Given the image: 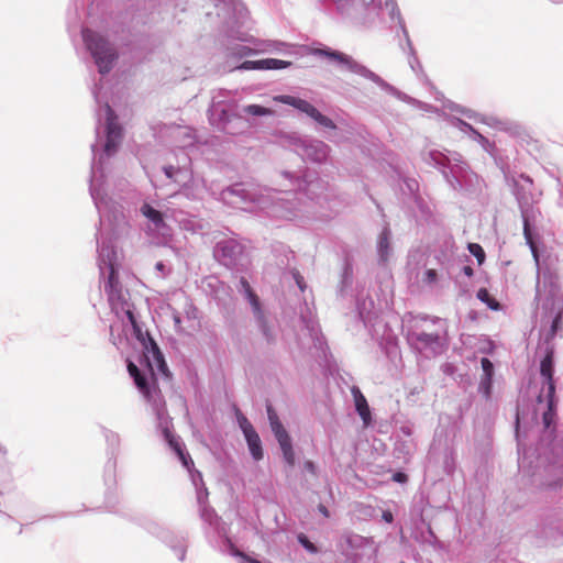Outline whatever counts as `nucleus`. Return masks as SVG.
Instances as JSON below:
<instances>
[{"mask_svg":"<svg viewBox=\"0 0 563 563\" xmlns=\"http://www.w3.org/2000/svg\"><path fill=\"white\" fill-rule=\"evenodd\" d=\"M82 38L92 54L99 71L101 74L109 73L118 58L114 47L103 36L89 29L82 31Z\"/></svg>","mask_w":563,"mask_h":563,"instance_id":"f257e3e1","label":"nucleus"},{"mask_svg":"<svg viewBox=\"0 0 563 563\" xmlns=\"http://www.w3.org/2000/svg\"><path fill=\"white\" fill-rule=\"evenodd\" d=\"M267 416L271 424V429L282 449L283 456L286 461V463L289 466L295 465V452L291 444V439L284 428L283 423L280 422L278 415L274 410V408L268 405L267 406Z\"/></svg>","mask_w":563,"mask_h":563,"instance_id":"f03ea898","label":"nucleus"},{"mask_svg":"<svg viewBox=\"0 0 563 563\" xmlns=\"http://www.w3.org/2000/svg\"><path fill=\"white\" fill-rule=\"evenodd\" d=\"M275 100L279 101L282 103L295 107L296 109L306 113L307 115L312 118L314 121H317L320 125H322L324 128H329V129L336 128L334 122L330 118L323 115L321 112L318 111L317 108H314L311 103H309L308 101H306L303 99L296 98L292 96H277V97H275Z\"/></svg>","mask_w":563,"mask_h":563,"instance_id":"7ed1b4c3","label":"nucleus"},{"mask_svg":"<svg viewBox=\"0 0 563 563\" xmlns=\"http://www.w3.org/2000/svg\"><path fill=\"white\" fill-rule=\"evenodd\" d=\"M145 351L146 352L144 355L151 371H153L155 366L159 373H162L166 377H169L170 374L165 362L164 355L161 352L156 342L152 338H148V344H145Z\"/></svg>","mask_w":563,"mask_h":563,"instance_id":"20e7f679","label":"nucleus"},{"mask_svg":"<svg viewBox=\"0 0 563 563\" xmlns=\"http://www.w3.org/2000/svg\"><path fill=\"white\" fill-rule=\"evenodd\" d=\"M541 376L544 378L543 387L541 393L538 396V402H542L543 393H547L550 396L555 395V384L553 379V357L552 353H548L540 365Z\"/></svg>","mask_w":563,"mask_h":563,"instance_id":"39448f33","label":"nucleus"},{"mask_svg":"<svg viewBox=\"0 0 563 563\" xmlns=\"http://www.w3.org/2000/svg\"><path fill=\"white\" fill-rule=\"evenodd\" d=\"M291 65L290 62L276 59V58H265L260 60H245L243 62L239 68L240 69H283L287 68Z\"/></svg>","mask_w":563,"mask_h":563,"instance_id":"423d86ee","label":"nucleus"},{"mask_svg":"<svg viewBox=\"0 0 563 563\" xmlns=\"http://www.w3.org/2000/svg\"><path fill=\"white\" fill-rule=\"evenodd\" d=\"M122 137V131L120 125L113 120H108L107 122V141L104 145V151L108 155H111L115 152L120 141Z\"/></svg>","mask_w":563,"mask_h":563,"instance_id":"0eeeda50","label":"nucleus"},{"mask_svg":"<svg viewBox=\"0 0 563 563\" xmlns=\"http://www.w3.org/2000/svg\"><path fill=\"white\" fill-rule=\"evenodd\" d=\"M353 395L355 400V408L358 412L360 417L362 418L364 424H368L371 422V411L367 404L366 398L364 395L360 391L358 388H353Z\"/></svg>","mask_w":563,"mask_h":563,"instance_id":"6e6552de","label":"nucleus"},{"mask_svg":"<svg viewBox=\"0 0 563 563\" xmlns=\"http://www.w3.org/2000/svg\"><path fill=\"white\" fill-rule=\"evenodd\" d=\"M250 449V452L255 461L263 459V449L260 435L254 428H249V434L244 435Z\"/></svg>","mask_w":563,"mask_h":563,"instance_id":"1a4fd4ad","label":"nucleus"},{"mask_svg":"<svg viewBox=\"0 0 563 563\" xmlns=\"http://www.w3.org/2000/svg\"><path fill=\"white\" fill-rule=\"evenodd\" d=\"M317 56L327 57L330 60L338 63L340 65H344L347 67H351L352 65V58L344 53L332 51L330 48H318L313 52Z\"/></svg>","mask_w":563,"mask_h":563,"instance_id":"9d476101","label":"nucleus"},{"mask_svg":"<svg viewBox=\"0 0 563 563\" xmlns=\"http://www.w3.org/2000/svg\"><path fill=\"white\" fill-rule=\"evenodd\" d=\"M119 286H120V283H119L118 274H117L113 265H111L108 280L104 286V290L109 297V300H112L119 294V291H120Z\"/></svg>","mask_w":563,"mask_h":563,"instance_id":"9b49d317","label":"nucleus"},{"mask_svg":"<svg viewBox=\"0 0 563 563\" xmlns=\"http://www.w3.org/2000/svg\"><path fill=\"white\" fill-rule=\"evenodd\" d=\"M141 212L144 217H146L150 221H152L157 228L163 227L165 224L164 218L161 211L154 209L152 206L145 203L141 208Z\"/></svg>","mask_w":563,"mask_h":563,"instance_id":"f8f14e48","label":"nucleus"},{"mask_svg":"<svg viewBox=\"0 0 563 563\" xmlns=\"http://www.w3.org/2000/svg\"><path fill=\"white\" fill-rule=\"evenodd\" d=\"M136 387L140 389V391L143 394V396L154 404H156V399L154 396V393L152 391L146 377L141 373L137 376L133 378Z\"/></svg>","mask_w":563,"mask_h":563,"instance_id":"ddd939ff","label":"nucleus"},{"mask_svg":"<svg viewBox=\"0 0 563 563\" xmlns=\"http://www.w3.org/2000/svg\"><path fill=\"white\" fill-rule=\"evenodd\" d=\"M545 400L547 404H548V410L545 412H543V423L545 427H550L552 421H553V418H554V406H555V402H554V396H550L548 395L547 393H543V399L542 401Z\"/></svg>","mask_w":563,"mask_h":563,"instance_id":"4468645a","label":"nucleus"},{"mask_svg":"<svg viewBox=\"0 0 563 563\" xmlns=\"http://www.w3.org/2000/svg\"><path fill=\"white\" fill-rule=\"evenodd\" d=\"M523 235H525L527 244L529 245V247L532 252L534 260L538 262L539 261V252H538V247L533 241L528 219H525V221H523Z\"/></svg>","mask_w":563,"mask_h":563,"instance_id":"2eb2a0df","label":"nucleus"},{"mask_svg":"<svg viewBox=\"0 0 563 563\" xmlns=\"http://www.w3.org/2000/svg\"><path fill=\"white\" fill-rule=\"evenodd\" d=\"M523 235H525L527 244L529 245V247L532 252L534 260L538 262L539 261V252H538V247L533 241L528 219H525V221H523Z\"/></svg>","mask_w":563,"mask_h":563,"instance_id":"dca6fc26","label":"nucleus"},{"mask_svg":"<svg viewBox=\"0 0 563 563\" xmlns=\"http://www.w3.org/2000/svg\"><path fill=\"white\" fill-rule=\"evenodd\" d=\"M243 111L251 115L262 117V115H271L273 111L268 108L258 106V104H250L246 106Z\"/></svg>","mask_w":563,"mask_h":563,"instance_id":"f3484780","label":"nucleus"},{"mask_svg":"<svg viewBox=\"0 0 563 563\" xmlns=\"http://www.w3.org/2000/svg\"><path fill=\"white\" fill-rule=\"evenodd\" d=\"M468 251L471 252V254H473L476 257V260H477L479 265L484 263V261H485V252H484L483 247L479 244H477V243H470L468 244Z\"/></svg>","mask_w":563,"mask_h":563,"instance_id":"a211bd4d","label":"nucleus"},{"mask_svg":"<svg viewBox=\"0 0 563 563\" xmlns=\"http://www.w3.org/2000/svg\"><path fill=\"white\" fill-rule=\"evenodd\" d=\"M164 434H165V438L168 441V444L170 445V448L177 453V455H181L183 448H181L180 443L178 442V440L175 439V437L172 434V432L167 429L164 431Z\"/></svg>","mask_w":563,"mask_h":563,"instance_id":"6ab92c4d","label":"nucleus"},{"mask_svg":"<svg viewBox=\"0 0 563 563\" xmlns=\"http://www.w3.org/2000/svg\"><path fill=\"white\" fill-rule=\"evenodd\" d=\"M327 154H328V146L324 143H319L314 148V155L312 158L314 161L321 162V161L325 159Z\"/></svg>","mask_w":563,"mask_h":563,"instance_id":"aec40b11","label":"nucleus"},{"mask_svg":"<svg viewBox=\"0 0 563 563\" xmlns=\"http://www.w3.org/2000/svg\"><path fill=\"white\" fill-rule=\"evenodd\" d=\"M481 365H482V368H483V372H484L486 378L489 380L494 373L493 363L488 358L483 357L481 361Z\"/></svg>","mask_w":563,"mask_h":563,"instance_id":"412c9836","label":"nucleus"},{"mask_svg":"<svg viewBox=\"0 0 563 563\" xmlns=\"http://www.w3.org/2000/svg\"><path fill=\"white\" fill-rule=\"evenodd\" d=\"M249 299H250V302L251 305L253 306V308L255 310H260V301H258V297L254 294V291H249L246 292Z\"/></svg>","mask_w":563,"mask_h":563,"instance_id":"4be33fe9","label":"nucleus"},{"mask_svg":"<svg viewBox=\"0 0 563 563\" xmlns=\"http://www.w3.org/2000/svg\"><path fill=\"white\" fill-rule=\"evenodd\" d=\"M240 427L243 430L244 435L249 434V428H253L250 421L245 417L239 418Z\"/></svg>","mask_w":563,"mask_h":563,"instance_id":"5701e85b","label":"nucleus"},{"mask_svg":"<svg viewBox=\"0 0 563 563\" xmlns=\"http://www.w3.org/2000/svg\"><path fill=\"white\" fill-rule=\"evenodd\" d=\"M561 320H562L561 313H559L553 319L552 325H551V333H552V335H554L556 333V331L561 328Z\"/></svg>","mask_w":563,"mask_h":563,"instance_id":"b1692460","label":"nucleus"},{"mask_svg":"<svg viewBox=\"0 0 563 563\" xmlns=\"http://www.w3.org/2000/svg\"><path fill=\"white\" fill-rule=\"evenodd\" d=\"M300 543L310 552H316V547L305 536L299 537Z\"/></svg>","mask_w":563,"mask_h":563,"instance_id":"393cba45","label":"nucleus"},{"mask_svg":"<svg viewBox=\"0 0 563 563\" xmlns=\"http://www.w3.org/2000/svg\"><path fill=\"white\" fill-rule=\"evenodd\" d=\"M128 371L132 378L141 374L139 367L131 361L128 363Z\"/></svg>","mask_w":563,"mask_h":563,"instance_id":"a878e982","label":"nucleus"},{"mask_svg":"<svg viewBox=\"0 0 563 563\" xmlns=\"http://www.w3.org/2000/svg\"><path fill=\"white\" fill-rule=\"evenodd\" d=\"M234 554L240 556V558H242L244 560V562H246V563H261L258 560L252 559V558H250L249 555L244 554L241 551L236 550V551H234Z\"/></svg>","mask_w":563,"mask_h":563,"instance_id":"bb28decb","label":"nucleus"},{"mask_svg":"<svg viewBox=\"0 0 563 563\" xmlns=\"http://www.w3.org/2000/svg\"><path fill=\"white\" fill-rule=\"evenodd\" d=\"M393 479L398 483H405L408 479V476L402 472H397L393 475Z\"/></svg>","mask_w":563,"mask_h":563,"instance_id":"cd10ccee","label":"nucleus"},{"mask_svg":"<svg viewBox=\"0 0 563 563\" xmlns=\"http://www.w3.org/2000/svg\"><path fill=\"white\" fill-rule=\"evenodd\" d=\"M305 468L310 472L311 474H314L316 473V466H314V463L312 461H306L305 464H303Z\"/></svg>","mask_w":563,"mask_h":563,"instance_id":"c85d7f7f","label":"nucleus"},{"mask_svg":"<svg viewBox=\"0 0 563 563\" xmlns=\"http://www.w3.org/2000/svg\"><path fill=\"white\" fill-rule=\"evenodd\" d=\"M126 317H128L132 328H136L137 321H136V319H135V317H134V314H133V312L131 310L126 311Z\"/></svg>","mask_w":563,"mask_h":563,"instance_id":"c756f323","label":"nucleus"},{"mask_svg":"<svg viewBox=\"0 0 563 563\" xmlns=\"http://www.w3.org/2000/svg\"><path fill=\"white\" fill-rule=\"evenodd\" d=\"M174 172H175L174 166H170V165H169V166H165V167H164V173H165V175H166L168 178H170V179H172V178H173V176H174Z\"/></svg>","mask_w":563,"mask_h":563,"instance_id":"7c9ffc66","label":"nucleus"},{"mask_svg":"<svg viewBox=\"0 0 563 563\" xmlns=\"http://www.w3.org/2000/svg\"><path fill=\"white\" fill-rule=\"evenodd\" d=\"M133 331H134L135 336L139 340H142V341L144 340L143 332H142L141 327L139 325V323H136V328H133Z\"/></svg>","mask_w":563,"mask_h":563,"instance_id":"2f4dec72","label":"nucleus"},{"mask_svg":"<svg viewBox=\"0 0 563 563\" xmlns=\"http://www.w3.org/2000/svg\"><path fill=\"white\" fill-rule=\"evenodd\" d=\"M426 275H427L428 280H430V282H433L437 278V272L434 269H428Z\"/></svg>","mask_w":563,"mask_h":563,"instance_id":"473e14b6","label":"nucleus"},{"mask_svg":"<svg viewBox=\"0 0 563 563\" xmlns=\"http://www.w3.org/2000/svg\"><path fill=\"white\" fill-rule=\"evenodd\" d=\"M240 283H241L243 289L245 290V292L252 291V288H251L249 282L244 277L241 278Z\"/></svg>","mask_w":563,"mask_h":563,"instance_id":"72a5a7b5","label":"nucleus"},{"mask_svg":"<svg viewBox=\"0 0 563 563\" xmlns=\"http://www.w3.org/2000/svg\"><path fill=\"white\" fill-rule=\"evenodd\" d=\"M462 271L467 277H472L474 275V271L470 265L464 266Z\"/></svg>","mask_w":563,"mask_h":563,"instance_id":"f704fd0d","label":"nucleus"},{"mask_svg":"<svg viewBox=\"0 0 563 563\" xmlns=\"http://www.w3.org/2000/svg\"><path fill=\"white\" fill-rule=\"evenodd\" d=\"M178 457L180 459V461L183 462V464L188 467V460L189 456L185 454L184 450H181V455H178Z\"/></svg>","mask_w":563,"mask_h":563,"instance_id":"c9c22d12","label":"nucleus"},{"mask_svg":"<svg viewBox=\"0 0 563 563\" xmlns=\"http://www.w3.org/2000/svg\"><path fill=\"white\" fill-rule=\"evenodd\" d=\"M251 53V49L249 47H245V46H242L240 49H239V54L241 56H244V55H249Z\"/></svg>","mask_w":563,"mask_h":563,"instance_id":"e433bc0d","label":"nucleus"},{"mask_svg":"<svg viewBox=\"0 0 563 563\" xmlns=\"http://www.w3.org/2000/svg\"><path fill=\"white\" fill-rule=\"evenodd\" d=\"M296 282H297L298 287H299L301 290H303V289H305L303 278H302L301 276H299V275H298V276L296 277Z\"/></svg>","mask_w":563,"mask_h":563,"instance_id":"4c0bfd02","label":"nucleus"},{"mask_svg":"<svg viewBox=\"0 0 563 563\" xmlns=\"http://www.w3.org/2000/svg\"><path fill=\"white\" fill-rule=\"evenodd\" d=\"M387 245H388L387 239L382 238L380 242H379L380 250L383 251V249H387Z\"/></svg>","mask_w":563,"mask_h":563,"instance_id":"58836bf2","label":"nucleus"},{"mask_svg":"<svg viewBox=\"0 0 563 563\" xmlns=\"http://www.w3.org/2000/svg\"><path fill=\"white\" fill-rule=\"evenodd\" d=\"M319 510H320V511H321L325 517H329V511H328V509H327V507H325V506L320 505V506H319Z\"/></svg>","mask_w":563,"mask_h":563,"instance_id":"ea45409f","label":"nucleus"},{"mask_svg":"<svg viewBox=\"0 0 563 563\" xmlns=\"http://www.w3.org/2000/svg\"><path fill=\"white\" fill-rule=\"evenodd\" d=\"M384 519L387 521V522H391L393 521V515L390 512H385L383 515Z\"/></svg>","mask_w":563,"mask_h":563,"instance_id":"a19ab883","label":"nucleus"},{"mask_svg":"<svg viewBox=\"0 0 563 563\" xmlns=\"http://www.w3.org/2000/svg\"><path fill=\"white\" fill-rule=\"evenodd\" d=\"M487 296V291L485 289H481L478 291V298L484 300V297Z\"/></svg>","mask_w":563,"mask_h":563,"instance_id":"79ce46f5","label":"nucleus"}]
</instances>
